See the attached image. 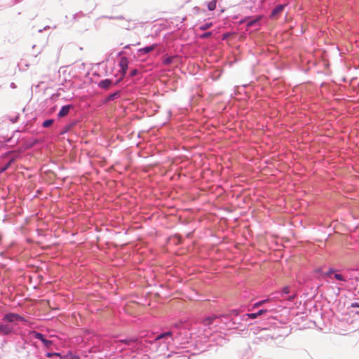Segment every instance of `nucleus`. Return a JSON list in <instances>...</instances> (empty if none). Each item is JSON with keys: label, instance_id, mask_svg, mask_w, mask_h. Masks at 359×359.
I'll use <instances>...</instances> for the list:
<instances>
[{"label": "nucleus", "instance_id": "nucleus-3", "mask_svg": "<svg viewBox=\"0 0 359 359\" xmlns=\"http://www.w3.org/2000/svg\"><path fill=\"white\" fill-rule=\"evenodd\" d=\"M13 332V328L8 325L0 324V334L7 335Z\"/></svg>", "mask_w": 359, "mask_h": 359}, {"label": "nucleus", "instance_id": "nucleus-9", "mask_svg": "<svg viewBox=\"0 0 359 359\" xmlns=\"http://www.w3.org/2000/svg\"><path fill=\"white\" fill-rule=\"evenodd\" d=\"M285 8V6L284 5H278L277 6L273 11H272V13H271V15L273 16H275L278 14H279L280 13L283 12V9Z\"/></svg>", "mask_w": 359, "mask_h": 359}, {"label": "nucleus", "instance_id": "nucleus-25", "mask_svg": "<svg viewBox=\"0 0 359 359\" xmlns=\"http://www.w3.org/2000/svg\"><path fill=\"white\" fill-rule=\"evenodd\" d=\"M136 74V70H134L132 73V75H135Z\"/></svg>", "mask_w": 359, "mask_h": 359}, {"label": "nucleus", "instance_id": "nucleus-11", "mask_svg": "<svg viewBox=\"0 0 359 359\" xmlns=\"http://www.w3.org/2000/svg\"><path fill=\"white\" fill-rule=\"evenodd\" d=\"M30 334L35 337L36 339L41 340V341L44 339L43 335L42 334L36 332L35 331L31 332Z\"/></svg>", "mask_w": 359, "mask_h": 359}, {"label": "nucleus", "instance_id": "nucleus-17", "mask_svg": "<svg viewBox=\"0 0 359 359\" xmlns=\"http://www.w3.org/2000/svg\"><path fill=\"white\" fill-rule=\"evenodd\" d=\"M334 278L339 280H341V281H345V278H344V276L341 274H339V273H335L334 274Z\"/></svg>", "mask_w": 359, "mask_h": 359}, {"label": "nucleus", "instance_id": "nucleus-1", "mask_svg": "<svg viewBox=\"0 0 359 359\" xmlns=\"http://www.w3.org/2000/svg\"><path fill=\"white\" fill-rule=\"evenodd\" d=\"M3 320L10 323L26 322V320L22 316L13 313L6 314Z\"/></svg>", "mask_w": 359, "mask_h": 359}, {"label": "nucleus", "instance_id": "nucleus-14", "mask_svg": "<svg viewBox=\"0 0 359 359\" xmlns=\"http://www.w3.org/2000/svg\"><path fill=\"white\" fill-rule=\"evenodd\" d=\"M53 123V121L52 119H48V120H46L43 123V126L44 128H48L49 126H50Z\"/></svg>", "mask_w": 359, "mask_h": 359}, {"label": "nucleus", "instance_id": "nucleus-22", "mask_svg": "<svg viewBox=\"0 0 359 359\" xmlns=\"http://www.w3.org/2000/svg\"><path fill=\"white\" fill-rule=\"evenodd\" d=\"M351 307H353V308H355V307H358V308H359V304H358V303H357V302H354V303H352V304H351Z\"/></svg>", "mask_w": 359, "mask_h": 359}, {"label": "nucleus", "instance_id": "nucleus-4", "mask_svg": "<svg viewBox=\"0 0 359 359\" xmlns=\"http://www.w3.org/2000/svg\"><path fill=\"white\" fill-rule=\"evenodd\" d=\"M72 108V106L70 105V104L65 105V106L62 107V109H60V111L58 113V116L59 117H64V116H65L66 115L68 114V113L69 112V110Z\"/></svg>", "mask_w": 359, "mask_h": 359}, {"label": "nucleus", "instance_id": "nucleus-18", "mask_svg": "<svg viewBox=\"0 0 359 359\" xmlns=\"http://www.w3.org/2000/svg\"><path fill=\"white\" fill-rule=\"evenodd\" d=\"M334 271L333 269H330L327 272L323 273V276L330 277L332 273H334Z\"/></svg>", "mask_w": 359, "mask_h": 359}, {"label": "nucleus", "instance_id": "nucleus-15", "mask_svg": "<svg viewBox=\"0 0 359 359\" xmlns=\"http://www.w3.org/2000/svg\"><path fill=\"white\" fill-rule=\"evenodd\" d=\"M43 344L47 347H50L52 345V341L50 340H47L45 338L42 341Z\"/></svg>", "mask_w": 359, "mask_h": 359}, {"label": "nucleus", "instance_id": "nucleus-12", "mask_svg": "<svg viewBox=\"0 0 359 359\" xmlns=\"http://www.w3.org/2000/svg\"><path fill=\"white\" fill-rule=\"evenodd\" d=\"M217 1L215 0L211 1L208 4V8L210 11H214L216 8Z\"/></svg>", "mask_w": 359, "mask_h": 359}, {"label": "nucleus", "instance_id": "nucleus-10", "mask_svg": "<svg viewBox=\"0 0 359 359\" xmlns=\"http://www.w3.org/2000/svg\"><path fill=\"white\" fill-rule=\"evenodd\" d=\"M172 332H164L163 334H159L156 338V341L159 340L161 339L165 338V337H172Z\"/></svg>", "mask_w": 359, "mask_h": 359}, {"label": "nucleus", "instance_id": "nucleus-13", "mask_svg": "<svg viewBox=\"0 0 359 359\" xmlns=\"http://www.w3.org/2000/svg\"><path fill=\"white\" fill-rule=\"evenodd\" d=\"M136 341V339H124V340H121L120 342L121 343H124L127 345H130L132 343H134Z\"/></svg>", "mask_w": 359, "mask_h": 359}, {"label": "nucleus", "instance_id": "nucleus-8", "mask_svg": "<svg viewBox=\"0 0 359 359\" xmlns=\"http://www.w3.org/2000/svg\"><path fill=\"white\" fill-rule=\"evenodd\" d=\"M111 84V81L109 79H104L99 83V86L102 88H108Z\"/></svg>", "mask_w": 359, "mask_h": 359}, {"label": "nucleus", "instance_id": "nucleus-23", "mask_svg": "<svg viewBox=\"0 0 359 359\" xmlns=\"http://www.w3.org/2000/svg\"><path fill=\"white\" fill-rule=\"evenodd\" d=\"M11 162H12V161H10V162H9V163L6 165V166H5V168H4L3 170H6V169L9 167V165H11Z\"/></svg>", "mask_w": 359, "mask_h": 359}, {"label": "nucleus", "instance_id": "nucleus-16", "mask_svg": "<svg viewBox=\"0 0 359 359\" xmlns=\"http://www.w3.org/2000/svg\"><path fill=\"white\" fill-rule=\"evenodd\" d=\"M267 301H268V299H265V300H262V301L258 302H257V303H255L254 304L253 308H257V307L262 306L263 304H264Z\"/></svg>", "mask_w": 359, "mask_h": 359}, {"label": "nucleus", "instance_id": "nucleus-19", "mask_svg": "<svg viewBox=\"0 0 359 359\" xmlns=\"http://www.w3.org/2000/svg\"><path fill=\"white\" fill-rule=\"evenodd\" d=\"M210 25H211V24H205V25L202 26V27H201V29L202 30L207 29H208V28L210 27Z\"/></svg>", "mask_w": 359, "mask_h": 359}, {"label": "nucleus", "instance_id": "nucleus-5", "mask_svg": "<svg viewBox=\"0 0 359 359\" xmlns=\"http://www.w3.org/2000/svg\"><path fill=\"white\" fill-rule=\"evenodd\" d=\"M156 47V45H151V46L143 48H140L138 50V52L140 53V55H145V54H147V53L151 52L152 50H154Z\"/></svg>", "mask_w": 359, "mask_h": 359}, {"label": "nucleus", "instance_id": "nucleus-2", "mask_svg": "<svg viewBox=\"0 0 359 359\" xmlns=\"http://www.w3.org/2000/svg\"><path fill=\"white\" fill-rule=\"evenodd\" d=\"M119 66L121 67V72L123 76L126 73V71L128 69V60L127 57H121L120 61H119Z\"/></svg>", "mask_w": 359, "mask_h": 359}, {"label": "nucleus", "instance_id": "nucleus-6", "mask_svg": "<svg viewBox=\"0 0 359 359\" xmlns=\"http://www.w3.org/2000/svg\"><path fill=\"white\" fill-rule=\"evenodd\" d=\"M266 312H267V310L261 309L257 313H248V314H246V316L250 319H255V318H257L258 316H260L262 314L266 313Z\"/></svg>", "mask_w": 359, "mask_h": 359}, {"label": "nucleus", "instance_id": "nucleus-20", "mask_svg": "<svg viewBox=\"0 0 359 359\" xmlns=\"http://www.w3.org/2000/svg\"><path fill=\"white\" fill-rule=\"evenodd\" d=\"M172 57H168L164 60L165 64H170L172 62Z\"/></svg>", "mask_w": 359, "mask_h": 359}, {"label": "nucleus", "instance_id": "nucleus-21", "mask_svg": "<svg viewBox=\"0 0 359 359\" xmlns=\"http://www.w3.org/2000/svg\"><path fill=\"white\" fill-rule=\"evenodd\" d=\"M118 95L117 93H114V94H112V95H110L109 97H108V100H112L114 99V97Z\"/></svg>", "mask_w": 359, "mask_h": 359}, {"label": "nucleus", "instance_id": "nucleus-24", "mask_svg": "<svg viewBox=\"0 0 359 359\" xmlns=\"http://www.w3.org/2000/svg\"><path fill=\"white\" fill-rule=\"evenodd\" d=\"M210 34H211V33H210V32L205 33V34H204L203 35V37H208V36H209Z\"/></svg>", "mask_w": 359, "mask_h": 359}, {"label": "nucleus", "instance_id": "nucleus-7", "mask_svg": "<svg viewBox=\"0 0 359 359\" xmlns=\"http://www.w3.org/2000/svg\"><path fill=\"white\" fill-rule=\"evenodd\" d=\"M218 316H209V317H207L205 318V319H203V324L205 325V326H209L210 325L213 321L217 318Z\"/></svg>", "mask_w": 359, "mask_h": 359}]
</instances>
